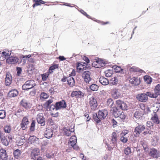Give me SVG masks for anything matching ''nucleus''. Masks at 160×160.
Segmentation results:
<instances>
[{"mask_svg":"<svg viewBox=\"0 0 160 160\" xmlns=\"http://www.w3.org/2000/svg\"><path fill=\"white\" fill-rule=\"evenodd\" d=\"M108 114V112L107 110L106 109L100 110L98 112V114L97 113L93 114L94 120L97 123H98L101 120L104 119Z\"/></svg>","mask_w":160,"mask_h":160,"instance_id":"1","label":"nucleus"},{"mask_svg":"<svg viewBox=\"0 0 160 160\" xmlns=\"http://www.w3.org/2000/svg\"><path fill=\"white\" fill-rule=\"evenodd\" d=\"M36 84L35 81L32 80L27 81L22 86L23 90H28L33 88Z\"/></svg>","mask_w":160,"mask_h":160,"instance_id":"2","label":"nucleus"},{"mask_svg":"<svg viewBox=\"0 0 160 160\" xmlns=\"http://www.w3.org/2000/svg\"><path fill=\"white\" fill-rule=\"evenodd\" d=\"M52 107H53V109H54L55 108L56 110H58L59 109L65 108L67 107V105L65 101L62 100L61 101L56 102L54 106L52 105L51 108Z\"/></svg>","mask_w":160,"mask_h":160,"instance_id":"3","label":"nucleus"},{"mask_svg":"<svg viewBox=\"0 0 160 160\" xmlns=\"http://www.w3.org/2000/svg\"><path fill=\"white\" fill-rule=\"evenodd\" d=\"M77 139L75 136H72L70 138L68 142V145L69 146H71L74 149L77 150L78 147L76 145Z\"/></svg>","mask_w":160,"mask_h":160,"instance_id":"4","label":"nucleus"},{"mask_svg":"<svg viewBox=\"0 0 160 160\" xmlns=\"http://www.w3.org/2000/svg\"><path fill=\"white\" fill-rule=\"evenodd\" d=\"M89 104L92 110H94L97 108L98 106L97 101L93 96H92L90 98Z\"/></svg>","mask_w":160,"mask_h":160,"instance_id":"5","label":"nucleus"},{"mask_svg":"<svg viewBox=\"0 0 160 160\" xmlns=\"http://www.w3.org/2000/svg\"><path fill=\"white\" fill-rule=\"evenodd\" d=\"M91 72L88 71H85L83 72L82 74V76L84 79L85 82L87 83H89L91 80L90 77Z\"/></svg>","mask_w":160,"mask_h":160,"instance_id":"6","label":"nucleus"},{"mask_svg":"<svg viewBox=\"0 0 160 160\" xmlns=\"http://www.w3.org/2000/svg\"><path fill=\"white\" fill-rule=\"evenodd\" d=\"M37 122L41 124L42 126L45 125V119L44 118L43 114L42 113H39L37 116Z\"/></svg>","mask_w":160,"mask_h":160,"instance_id":"7","label":"nucleus"},{"mask_svg":"<svg viewBox=\"0 0 160 160\" xmlns=\"http://www.w3.org/2000/svg\"><path fill=\"white\" fill-rule=\"evenodd\" d=\"M145 129V127L144 125H139L135 128L133 133L134 136L136 137L139 136L140 133Z\"/></svg>","mask_w":160,"mask_h":160,"instance_id":"8","label":"nucleus"},{"mask_svg":"<svg viewBox=\"0 0 160 160\" xmlns=\"http://www.w3.org/2000/svg\"><path fill=\"white\" fill-rule=\"evenodd\" d=\"M29 123V122L28 121V118L26 117H24L23 118L20 124V126L22 129L23 130H25Z\"/></svg>","mask_w":160,"mask_h":160,"instance_id":"9","label":"nucleus"},{"mask_svg":"<svg viewBox=\"0 0 160 160\" xmlns=\"http://www.w3.org/2000/svg\"><path fill=\"white\" fill-rule=\"evenodd\" d=\"M136 98L139 101L142 102H146L148 100V97L146 93H141L137 95Z\"/></svg>","mask_w":160,"mask_h":160,"instance_id":"10","label":"nucleus"},{"mask_svg":"<svg viewBox=\"0 0 160 160\" xmlns=\"http://www.w3.org/2000/svg\"><path fill=\"white\" fill-rule=\"evenodd\" d=\"M84 96V93L79 90L73 91L72 92L71 94V96L72 97H76V98H81Z\"/></svg>","mask_w":160,"mask_h":160,"instance_id":"11","label":"nucleus"},{"mask_svg":"<svg viewBox=\"0 0 160 160\" xmlns=\"http://www.w3.org/2000/svg\"><path fill=\"white\" fill-rule=\"evenodd\" d=\"M116 104L117 107L120 108L122 110H127V106L126 104L123 101L118 100L116 101Z\"/></svg>","mask_w":160,"mask_h":160,"instance_id":"12","label":"nucleus"},{"mask_svg":"<svg viewBox=\"0 0 160 160\" xmlns=\"http://www.w3.org/2000/svg\"><path fill=\"white\" fill-rule=\"evenodd\" d=\"M0 158L2 160H8V156L7 154L6 151L2 148L0 149Z\"/></svg>","mask_w":160,"mask_h":160,"instance_id":"13","label":"nucleus"},{"mask_svg":"<svg viewBox=\"0 0 160 160\" xmlns=\"http://www.w3.org/2000/svg\"><path fill=\"white\" fill-rule=\"evenodd\" d=\"M12 80V78L9 73H7L6 74L5 80V84L6 86H9L11 83Z\"/></svg>","mask_w":160,"mask_h":160,"instance_id":"14","label":"nucleus"},{"mask_svg":"<svg viewBox=\"0 0 160 160\" xmlns=\"http://www.w3.org/2000/svg\"><path fill=\"white\" fill-rule=\"evenodd\" d=\"M149 154L150 156L155 158H158L159 156V154L157 150L154 148H152L150 150Z\"/></svg>","mask_w":160,"mask_h":160,"instance_id":"15","label":"nucleus"},{"mask_svg":"<svg viewBox=\"0 0 160 160\" xmlns=\"http://www.w3.org/2000/svg\"><path fill=\"white\" fill-rule=\"evenodd\" d=\"M18 61V59L17 57H11L7 59V62L9 64H14L17 63Z\"/></svg>","mask_w":160,"mask_h":160,"instance_id":"16","label":"nucleus"},{"mask_svg":"<svg viewBox=\"0 0 160 160\" xmlns=\"http://www.w3.org/2000/svg\"><path fill=\"white\" fill-rule=\"evenodd\" d=\"M20 103L23 107L27 109H29L31 107L30 103L24 99L22 100L21 101Z\"/></svg>","mask_w":160,"mask_h":160,"instance_id":"17","label":"nucleus"},{"mask_svg":"<svg viewBox=\"0 0 160 160\" xmlns=\"http://www.w3.org/2000/svg\"><path fill=\"white\" fill-rule=\"evenodd\" d=\"M96 68H100L105 66V63L104 62L101 60H98L94 62Z\"/></svg>","mask_w":160,"mask_h":160,"instance_id":"18","label":"nucleus"},{"mask_svg":"<svg viewBox=\"0 0 160 160\" xmlns=\"http://www.w3.org/2000/svg\"><path fill=\"white\" fill-rule=\"evenodd\" d=\"M112 95L113 98L115 99L118 98L120 97L119 90L116 89H113L112 90Z\"/></svg>","mask_w":160,"mask_h":160,"instance_id":"19","label":"nucleus"},{"mask_svg":"<svg viewBox=\"0 0 160 160\" xmlns=\"http://www.w3.org/2000/svg\"><path fill=\"white\" fill-rule=\"evenodd\" d=\"M53 134L52 130L51 129H47L44 133L45 137L48 139L52 137Z\"/></svg>","mask_w":160,"mask_h":160,"instance_id":"20","label":"nucleus"},{"mask_svg":"<svg viewBox=\"0 0 160 160\" xmlns=\"http://www.w3.org/2000/svg\"><path fill=\"white\" fill-rule=\"evenodd\" d=\"M39 153V150L38 148L33 149L31 152L32 158L33 159H35L36 157L37 156Z\"/></svg>","mask_w":160,"mask_h":160,"instance_id":"21","label":"nucleus"},{"mask_svg":"<svg viewBox=\"0 0 160 160\" xmlns=\"http://www.w3.org/2000/svg\"><path fill=\"white\" fill-rule=\"evenodd\" d=\"M18 94V92L16 89H13L10 91L8 93V96L9 97H14L17 96Z\"/></svg>","mask_w":160,"mask_h":160,"instance_id":"22","label":"nucleus"},{"mask_svg":"<svg viewBox=\"0 0 160 160\" xmlns=\"http://www.w3.org/2000/svg\"><path fill=\"white\" fill-rule=\"evenodd\" d=\"M11 51L5 50L2 52V53H0L2 54L1 57H2L4 59H6L11 54Z\"/></svg>","mask_w":160,"mask_h":160,"instance_id":"23","label":"nucleus"},{"mask_svg":"<svg viewBox=\"0 0 160 160\" xmlns=\"http://www.w3.org/2000/svg\"><path fill=\"white\" fill-rule=\"evenodd\" d=\"M68 83L70 87H72L75 85V81L74 78L71 77H69L67 78Z\"/></svg>","mask_w":160,"mask_h":160,"instance_id":"24","label":"nucleus"},{"mask_svg":"<svg viewBox=\"0 0 160 160\" xmlns=\"http://www.w3.org/2000/svg\"><path fill=\"white\" fill-rule=\"evenodd\" d=\"M99 81L101 84L103 85H106L109 83L108 79L103 77H101L99 78Z\"/></svg>","mask_w":160,"mask_h":160,"instance_id":"25","label":"nucleus"},{"mask_svg":"<svg viewBox=\"0 0 160 160\" xmlns=\"http://www.w3.org/2000/svg\"><path fill=\"white\" fill-rule=\"evenodd\" d=\"M130 82L131 83L135 85H138L140 83V81L138 78H131Z\"/></svg>","mask_w":160,"mask_h":160,"instance_id":"26","label":"nucleus"},{"mask_svg":"<svg viewBox=\"0 0 160 160\" xmlns=\"http://www.w3.org/2000/svg\"><path fill=\"white\" fill-rule=\"evenodd\" d=\"M151 120L157 124H159L160 122L158 116L156 113H154L153 115H152V117L151 118Z\"/></svg>","mask_w":160,"mask_h":160,"instance_id":"27","label":"nucleus"},{"mask_svg":"<svg viewBox=\"0 0 160 160\" xmlns=\"http://www.w3.org/2000/svg\"><path fill=\"white\" fill-rule=\"evenodd\" d=\"M129 71L131 72H140L141 73H142L143 72H144V71L140 69L139 68L134 66L131 68L129 69Z\"/></svg>","mask_w":160,"mask_h":160,"instance_id":"28","label":"nucleus"},{"mask_svg":"<svg viewBox=\"0 0 160 160\" xmlns=\"http://www.w3.org/2000/svg\"><path fill=\"white\" fill-rule=\"evenodd\" d=\"M1 141L3 145L6 146L9 145L10 142V141H8L5 137L2 138Z\"/></svg>","mask_w":160,"mask_h":160,"instance_id":"29","label":"nucleus"},{"mask_svg":"<svg viewBox=\"0 0 160 160\" xmlns=\"http://www.w3.org/2000/svg\"><path fill=\"white\" fill-rule=\"evenodd\" d=\"M117 140V135L115 132H113L112 134V142L114 144L116 143Z\"/></svg>","mask_w":160,"mask_h":160,"instance_id":"30","label":"nucleus"},{"mask_svg":"<svg viewBox=\"0 0 160 160\" xmlns=\"http://www.w3.org/2000/svg\"><path fill=\"white\" fill-rule=\"evenodd\" d=\"M33 1L35 2V3L34 4L32 5V7L33 8H34L36 6L41 5V4H44L46 3V2L42 0H33Z\"/></svg>","mask_w":160,"mask_h":160,"instance_id":"31","label":"nucleus"},{"mask_svg":"<svg viewBox=\"0 0 160 160\" xmlns=\"http://www.w3.org/2000/svg\"><path fill=\"white\" fill-rule=\"evenodd\" d=\"M113 113L114 116L115 118H118L119 117V114H120L121 112L119 111L117 108H115L113 110Z\"/></svg>","mask_w":160,"mask_h":160,"instance_id":"32","label":"nucleus"},{"mask_svg":"<svg viewBox=\"0 0 160 160\" xmlns=\"http://www.w3.org/2000/svg\"><path fill=\"white\" fill-rule=\"evenodd\" d=\"M21 154L20 151L17 149L15 150L13 152V154L14 156L16 158H18L20 157Z\"/></svg>","mask_w":160,"mask_h":160,"instance_id":"33","label":"nucleus"},{"mask_svg":"<svg viewBox=\"0 0 160 160\" xmlns=\"http://www.w3.org/2000/svg\"><path fill=\"white\" fill-rule=\"evenodd\" d=\"M154 92L157 96L160 95V84H158L155 87Z\"/></svg>","mask_w":160,"mask_h":160,"instance_id":"34","label":"nucleus"},{"mask_svg":"<svg viewBox=\"0 0 160 160\" xmlns=\"http://www.w3.org/2000/svg\"><path fill=\"white\" fill-rule=\"evenodd\" d=\"M114 103L113 100L111 98H109L107 101V105L111 108Z\"/></svg>","mask_w":160,"mask_h":160,"instance_id":"35","label":"nucleus"},{"mask_svg":"<svg viewBox=\"0 0 160 160\" xmlns=\"http://www.w3.org/2000/svg\"><path fill=\"white\" fill-rule=\"evenodd\" d=\"M118 77H114L112 78L110 81L111 83L113 85L117 84L118 82Z\"/></svg>","mask_w":160,"mask_h":160,"instance_id":"36","label":"nucleus"},{"mask_svg":"<svg viewBox=\"0 0 160 160\" xmlns=\"http://www.w3.org/2000/svg\"><path fill=\"white\" fill-rule=\"evenodd\" d=\"M144 79L146 82L148 84L150 83L152 81L151 78L148 76H144Z\"/></svg>","mask_w":160,"mask_h":160,"instance_id":"37","label":"nucleus"},{"mask_svg":"<svg viewBox=\"0 0 160 160\" xmlns=\"http://www.w3.org/2000/svg\"><path fill=\"white\" fill-rule=\"evenodd\" d=\"M142 113L140 112L137 111L134 113V116L136 118L139 119L142 118Z\"/></svg>","mask_w":160,"mask_h":160,"instance_id":"38","label":"nucleus"},{"mask_svg":"<svg viewBox=\"0 0 160 160\" xmlns=\"http://www.w3.org/2000/svg\"><path fill=\"white\" fill-rule=\"evenodd\" d=\"M35 121L33 120L31 124L30 128V130L31 132H33L35 129Z\"/></svg>","mask_w":160,"mask_h":160,"instance_id":"39","label":"nucleus"},{"mask_svg":"<svg viewBox=\"0 0 160 160\" xmlns=\"http://www.w3.org/2000/svg\"><path fill=\"white\" fill-rule=\"evenodd\" d=\"M146 95L148 97V96L150 98H156L157 97V96L155 93H153L149 92H147L146 93Z\"/></svg>","mask_w":160,"mask_h":160,"instance_id":"40","label":"nucleus"},{"mask_svg":"<svg viewBox=\"0 0 160 160\" xmlns=\"http://www.w3.org/2000/svg\"><path fill=\"white\" fill-rule=\"evenodd\" d=\"M90 89L92 91H97L98 89V87L96 84H92L90 87Z\"/></svg>","mask_w":160,"mask_h":160,"instance_id":"41","label":"nucleus"},{"mask_svg":"<svg viewBox=\"0 0 160 160\" xmlns=\"http://www.w3.org/2000/svg\"><path fill=\"white\" fill-rule=\"evenodd\" d=\"M4 129L5 133H9L11 131V128L10 126L6 125L5 126Z\"/></svg>","mask_w":160,"mask_h":160,"instance_id":"42","label":"nucleus"},{"mask_svg":"<svg viewBox=\"0 0 160 160\" xmlns=\"http://www.w3.org/2000/svg\"><path fill=\"white\" fill-rule=\"evenodd\" d=\"M112 68L115 70V71L117 72H120L123 70V69L120 67L117 66H114Z\"/></svg>","mask_w":160,"mask_h":160,"instance_id":"43","label":"nucleus"},{"mask_svg":"<svg viewBox=\"0 0 160 160\" xmlns=\"http://www.w3.org/2000/svg\"><path fill=\"white\" fill-rule=\"evenodd\" d=\"M64 131L65 134L68 136H70L71 132H72V131H71L69 129H68L66 128L64 129Z\"/></svg>","mask_w":160,"mask_h":160,"instance_id":"44","label":"nucleus"},{"mask_svg":"<svg viewBox=\"0 0 160 160\" xmlns=\"http://www.w3.org/2000/svg\"><path fill=\"white\" fill-rule=\"evenodd\" d=\"M6 116V112L4 110H0V118L2 119L4 118Z\"/></svg>","mask_w":160,"mask_h":160,"instance_id":"45","label":"nucleus"},{"mask_svg":"<svg viewBox=\"0 0 160 160\" xmlns=\"http://www.w3.org/2000/svg\"><path fill=\"white\" fill-rule=\"evenodd\" d=\"M105 73L106 77H109L112 76V71L108 70L105 71Z\"/></svg>","mask_w":160,"mask_h":160,"instance_id":"46","label":"nucleus"},{"mask_svg":"<svg viewBox=\"0 0 160 160\" xmlns=\"http://www.w3.org/2000/svg\"><path fill=\"white\" fill-rule=\"evenodd\" d=\"M49 97V95L46 93L44 92H42L40 94V98L44 99L48 98Z\"/></svg>","mask_w":160,"mask_h":160,"instance_id":"47","label":"nucleus"},{"mask_svg":"<svg viewBox=\"0 0 160 160\" xmlns=\"http://www.w3.org/2000/svg\"><path fill=\"white\" fill-rule=\"evenodd\" d=\"M58 68V66L56 65H53L52 66H51L49 69L48 72L49 73H52L53 71V70H54L56 68Z\"/></svg>","mask_w":160,"mask_h":160,"instance_id":"48","label":"nucleus"},{"mask_svg":"<svg viewBox=\"0 0 160 160\" xmlns=\"http://www.w3.org/2000/svg\"><path fill=\"white\" fill-rule=\"evenodd\" d=\"M49 72H48V73H45L44 74H43L42 75V78L43 81H45L47 79V78L48 77V75L49 73H48Z\"/></svg>","mask_w":160,"mask_h":160,"instance_id":"49","label":"nucleus"},{"mask_svg":"<svg viewBox=\"0 0 160 160\" xmlns=\"http://www.w3.org/2000/svg\"><path fill=\"white\" fill-rule=\"evenodd\" d=\"M124 153H125L127 155H128L130 154L131 152V148L129 147H128L127 148H126L124 150Z\"/></svg>","mask_w":160,"mask_h":160,"instance_id":"50","label":"nucleus"},{"mask_svg":"<svg viewBox=\"0 0 160 160\" xmlns=\"http://www.w3.org/2000/svg\"><path fill=\"white\" fill-rule=\"evenodd\" d=\"M128 133V131L127 130H123L122 131L121 133H120V137H125L126 136V135Z\"/></svg>","mask_w":160,"mask_h":160,"instance_id":"51","label":"nucleus"},{"mask_svg":"<svg viewBox=\"0 0 160 160\" xmlns=\"http://www.w3.org/2000/svg\"><path fill=\"white\" fill-rule=\"evenodd\" d=\"M36 137L34 136H31L28 138V141L31 143H32L36 139Z\"/></svg>","mask_w":160,"mask_h":160,"instance_id":"52","label":"nucleus"},{"mask_svg":"<svg viewBox=\"0 0 160 160\" xmlns=\"http://www.w3.org/2000/svg\"><path fill=\"white\" fill-rule=\"evenodd\" d=\"M120 140L123 142H126L128 141L127 137L126 136L121 137Z\"/></svg>","mask_w":160,"mask_h":160,"instance_id":"53","label":"nucleus"},{"mask_svg":"<svg viewBox=\"0 0 160 160\" xmlns=\"http://www.w3.org/2000/svg\"><path fill=\"white\" fill-rule=\"evenodd\" d=\"M53 102V100L52 99H50L46 102L45 103V106L46 107H48L50 104Z\"/></svg>","mask_w":160,"mask_h":160,"instance_id":"54","label":"nucleus"},{"mask_svg":"<svg viewBox=\"0 0 160 160\" xmlns=\"http://www.w3.org/2000/svg\"><path fill=\"white\" fill-rule=\"evenodd\" d=\"M47 122L48 123L52 125H53L54 123V119H53L52 118H48L47 120Z\"/></svg>","mask_w":160,"mask_h":160,"instance_id":"55","label":"nucleus"},{"mask_svg":"<svg viewBox=\"0 0 160 160\" xmlns=\"http://www.w3.org/2000/svg\"><path fill=\"white\" fill-rule=\"evenodd\" d=\"M17 75L18 76H20L21 74L22 70V68L20 67H17Z\"/></svg>","mask_w":160,"mask_h":160,"instance_id":"56","label":"nucleus"},{"mask_svg":"<svg viewBox=\"0 0 160 160\" xmlns=\"http://www.w3.org/2000/svg\"><path fill=\"white\" fill-rule=\"evenodd\" d=\"M119 117L122 120L125 119L126 118V116L125 115L124 113L122 112H121L120 114H119Z\"/></svg>","mask_w":160,"mask_h":160,"instance_id":"57","label":"nucleus"},{"mask_svg":"<svg viewBox=\"0 0 160 160\" xmlns=\"http://www.w3.org/2000/svg\"><path fill=\"white\" fill-rule=\"evenodd\" d=\"M79 64L80 63H78V65L77 66V69L79 70V72H80V71L81 70L83 71L82 70L84 68L82 65H79Z\"/></svg>","mask_w":160,"mask_h":160,"instance_id":"58","label":"nucleus"},{"mask_svg":"<svg viewBox=\"0 0 160 160\" xmlns=\"http://www.w3.org/2000/svg\"><path fill=\"white\" fill-rule=\"evenodd\" d=\"M142 146L143 147V149H144V150L145 152H148V151L149 148L147 146L146 144H145L143 143L142 145Z\"/></svg>","mask_w":160,"mask_h":160,"instance_id":"59","label":"nucleus"},{"mask_svg":"<svg viewBox=\"0 0 160 160\" xmlns=\"http://www.w3.org/2000/svg\"><path fill=\"white\" fill-rule=\"evenodd\" d=\"M137 156L139 157H141L143 156V154L142 153H141L139 149L137 150Z\"/></svg>","mask_w":160,"mask_h":160,"instance_id":"60","label":"nucleus"},{"mask_svg":"<svg viewBox=\"0 0 160 160\" xmlns=\"http://www.w3.org/2000/svg\"><path fill=\"white\" fill-rule=\"evenodd\" d=\"M31 56H32V55H22L21 56V58L22 59H23L24 58H29L30 57H31Z\"/></svg>","mask_w":160,"mask_h":160,"instance_id":"61","label":"nucleus"},{"mask_svg":"<svg viewBox=\"0 0 160 160\" xmlns=\"http://www.w3.org/2000/svg\"><path fill=\"white\" fill-rule=\"evenodd\" d=\"M48 144V140H46L43 141L42 145V146H46Z\"/></svg>","mask_w":160,"mask_h":160,"instance_id":"62","label":"nucleus"},{"mask_svg":"<svg viewBox=\"0 0 160 160\" xmlns=\"http://www.w3.org/2000/svg\"><path fill=\"white\" fill-rule=\"evenodd\" d=\"M139 107L141 108V109L142 110H144L145 109V107L144 104H141L139 105Z\"/></svg>","mask_w":160,"mask_h":160,"instance_id":"63","label":"nucleus"},{"mask_svg":"<svg viewBox=\"0 0 160 160\" xmlns=\"http://www.w3.org/2000/svg\"><path fill=\"white\" fill-rule=\"evenodd\" d=\"M80 12H81V13L83 14V15L86 16L87 17H88V18H89V16L83 10H81L80 11Z\"/></svg>","mask_w":160,"mask_h":160,"instance_id":"64","label":"nucleus"}]
</instances>
